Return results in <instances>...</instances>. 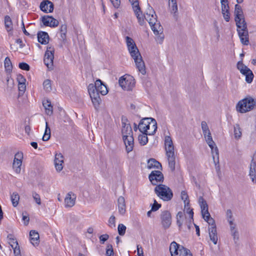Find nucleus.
<instances>
[{
    "mask_svg": "<svg viewBox=\"0 0 256 256\" xmlns=\"http://www.w3.org/2000/svg\"><path fill=\"white\" fill-rule=\"evenodd\" d=\"M88 92L92 102L96 109H98L101 102L100 94L102 96L108 92L106 86L100 80H97L94 84H90L88 87Z\"/></svg>",
    "mask_w": 256,
    "mask_h": 256,
    "instance_id": "obj_1",
    "label": "nucleus"
},
{
    "mask_svg": "<svg viewBox=\"0 0 256 256\" xmlns=\"http://www.w3.org/2000/svg\"><path fill=\"white\" fill-rule=\"evenodd\" d=\"M126 43L131 56L136 63V68L143 75L146 73L144 62L134 40L129 36L126 37Z\"/></svg>",
    "mask_w": 256,
    "mask_h": 256,
    "instance_id": "obj_2",
    "label": "nucleus"
},
{
    "mask_svg": "<svg viewBox=\"0 0 256 256\" xmlns=\"http://www.w3.org/2000/svg\"><path fill=\"white\" fill-rule=\"evenodd\" d=\"M164 146L169 168L172 172H174L175 170L176 155L173 142L170 136H165Z\"/></svg>",
    "mask_w": 256,
    "mask_h": 256,
    "instance_id": "obj_3",
    "label": "nucleus"
},
{
    "mask_svg": "<svg viewBox=\"0 0 256 256\" xmlns=\"http://www.w3.org/2000/svg\"><path fill=\"white\" fill-rule=\"evenodd\" d=\"M154 191L157 196L164 201H169L173 197V192L172 190L164 184L157 185L155 187Z\"/></svg>",
    "mask_w": 256,
    "mask_h": 256,
    "instance_id": "obj_4",
    "label": "nucleus"
},
{
    "mask_svg": "<svg viewBox=\"0 0 256 256\" xmlns=\"http://www.w3.org/2000/svg\"><path fill=\"white\" fill-rule=\"evenodd\" d=\"M256 104V100L252 97L246 98L236 104V110L240 113H244L254 108Z\"/></svg>",
    "mask_w": 256,
    "mask_h": 256,
    "instance_id": "obj_5",
    "label": "nucleus"
},
{
    "mask_svg": "<svg viewBox=\"0 0 256 256\" xmlns=\"http://www.w3.org/2000/svg\"><path fill=\"white\" fill-rule=\"evenodd\" d=\"M54 48L52 46H48L45 52L44 62L48 68H53Z\"/></svg>",
    "mask_w": 256,
    "mask_h": 256,
    "instance_id": "obj_6",
    "label": "nucleus"
},
{
    "mask_svg": "<svg viewBox=\"0 0 256 256\" xmlns=\"http://www.w3.org/2000/svg\"><path fill=\"white\" fill-rule=\"evenodd\" d=\"M120 86L122 89L126 90H130L135 84L134 80L130 76H124L120 77L118 80Z\"/></svg>",
    "mask_w": 256,
    "mask_h": 256,
    "instance_id": "obj_7",
    "label": "nucleus"
},
{
    "mask_svg": "<svg viewBox=\"0 0 256 256\" xmlns=\"http://www.w3.org/2000/svg\"><path fill=\"white\" fill-rule=\"evenodd\" d=\"M149 24L151 27L152 30L156 35H158L160 42H162L164 35L162 34L163 28L160 22H158L156 18H153L152 20H150Z\"/></svg>",
    "mask_w": 256,
    "mask_h": 256,
    "instance_id": "obj_8",
    "label": "nucleus"
},
{
    "mask_svg": "<svg viewBox=\"0 0 256 256\" xmlns=\"http://www.w3.org/2000/svg\"><path fill=\"white\" fill-rule=\"evenodd\" d=\"M150 182L153 185H158V182H162L164 180V176L162 172L160 170H153L148 176Z\"/></svg>",
    "mask_w": 256,
    "mask_h": 256,
    "instance_id": "obj_9",
    "label": "nucleus"
},
{
    "mask_svg": "<svg viewBox=\"0 0 256 256\" xmlns=\"http://www.w3.org/2000/svg\"><path fill=\"white\" fill-rule=\"evenodd\" d=\"M162 224L164 229L168 228L172 224V216L168 210L163 211L160 214Z\"/></svg>",
    "mask_w": 256,
    "mask_h": 256,
    "instance_id": "obj_10",
    "label": "nucleus"
},
{
    "mask_svg": "<svg viewBox=\"0 0 256 256\" xmlns=\"http://www.w3.org/2000/svg\"><path fill=\"white\" fill-rule=\"evenodd\" d=\"M41 20L44 26L50 27H56L58 24V21L52 16H44L41 18Z\"/></svg>",
    "mask_w": 256,
    "mask_h": 256,
    "instance_id": "obj_11",
    "label": "nucleus"
},
{
    "mask_svg": "<svg viewBox=\"0 0 256 256\" xmlns=\"http://www.w3.org/2000/svg\"><path fill=\"white\" fill-rule=\"evenodd\" d=\"M23 154L22 152H17L15 156L13 162V168L17 174H20L21 170V166Z\"/></svg>",
    "mask_w": 256,
    "mask_h": 256,
    "instance_id": "obj_12",
    "label": "nucleus"
},
{
    "mask_svg": "<svg viewBox=\"0 0 256 256\" xmlns=\"http://www.w3.org/2000/svg\"><path fill=\"white\" fill-rule=\"evenodd\" d=\"M153 118H142L138 124V130L141 132H148V130H150L151 120Z\"/></svg>",
    "mask_w": 256,
    "mask_h": 256,
    "instance_id": "obj_13",
    "label": "nucleus"
},
{
    "mask_svg": "<svg viewBox=\"0 0 256 256\" xmlns=\"http://www.w3.org/2000/svg\"><path fill=\"white\" fill-rule=\"evenodd\" d=\"M122 134L124 136H133V132L131 126L129 123H126L128 120L126 118H122Z\"/></svg>",
    "mask_w": 256,
    "mask_h": 256,
    "instance_id": "obj_14",
    "label": "nucleus"
},
{
    "mask_svg": "<svg viewBox=\"0 0 256 256\" xmlns=\"http://www.w3.org/2000/svg\"><path fill=\"white\" fill-rule=\"evenodd\" d=\"M40 9L46 12H52L54 10V6L52 2L49 0H44L40 4Z\"/></svg>",
    "mask_w": 256,
    "mask_h": 256,
    "instance_id": "obj_15",
    "label": "nucleus"
},
{
    "mask_svg": "<svg viewBox=\"0 0 256 256\" xmlns=\"http://www.w3.org/2000/svg\"><path fill=\"white\" fill-rule=\"evenodd\" d=\"M64 158L60 153L55 154L54 165L57 171L60 172L63 168V164Z\"/></svg>",
    "mask_w": 256,
    "mask_h": 256,
    "instance_id": "obj_16",
    "label": "nucleus"
},
{
    "mask_svg": "<svg viewBox=\"0 0 256 256\" xmlns=\"http://www.w3.org/2000/svg\"><path fill=\"white\" fill-rule=\"evenodd\" d=\"M238 32L242 43L248 46L249 44L248 28L238 29Z\"/></svg>",
    "mask_w": 256,
    "mask_h": 256,
    "instance_id": "obj_17",
    "label": "nucleus"
},
{
    "mask_svg": "<svg viewBox=\"0 0 256 256\" xmlns=\"http://www.w3.org/2000/svg\"><path fill=\"white\" fill-rule=\"evenodd\" d=\"M76 195L72 192H69L64 198V204L66 208H71L74 205Z\"/></svg>",
    "mask_w": 256,
    "mask_h": 256,
    "instance_id": "obj_18",
    "label": "nucleus"
},
{
    "mask_svg": "<svg viewBox=\"0 0 256 256\" xmlns=\"http://www.w3.org/2000/svg\"><path fill=\"white\" fill-rule=\"evenodd\" d=\"M122 138L125 144L127 152H130L132 151L134 146L133 136H124Z\"/></svg>",
    "mask_w": 256,
    "mask_h": 256,
    "instance_id": "obj_19",
    "label": "nucleus"
},
{
    "mask_svg": "<svg viewBox=\"0 0 256 256\" xmlns=\"http://www.w3.org/2000/svg\"><path fill=\"white\" fill-rule=\"evenodd\" d=\"M179 244L175 242H173L171 243L170 246V251L171 256H182V253H181V252H180V254L178 253L180 250L179 249Z\"/></svg>",
    "mask_w": 256,
    "mask_h": 256,
    "instance_id": "obj_20",
    "label": "nucleus"
},
{
    "mask_svg": "<svg viewBox=\"0 0 256 256\" xmlns=\"http://www.w3.org/2000/svg\"><path fill=\"white\" fill-rule=\"evenodd\" d=\"M118 205L119 213L124 215L126 212V206L124 198L120 196L118 198Z\"/></svg>",
    "mask_w": 256,
    "mask_h": 256,
    "instance_id": "obj_21",
    "label": "nucleus"
},
{
    "mask_svg": "<svg viewBox=\"0 0 256 256\" xmlns=\"http://www.w3.org/2000/svg\"><path fill=\"white\" fill-rule=\"evenodd\" d=\"M38 40L41 44H46L48 42L49 36L46 32H40L38 34Z\"/></svg>",
    "mask_w": 256,
    "mask_h": 256,
    "instance_id": "obj_22",
    "label": "nucleus"
},
{
    "mask_svg": "<svg viewBox=\"0 0 256 256\" xmlns=\"http://www.w3.org/2000/svg\"><path fill=\"white\" fill-rule=\"evenodd\" d=\"M132 8L136 16L138 23L141 26L144 25V24L145 23L144 20L146 19L144 16H143L142 14V12L140 10V6H138V9H137V7Z\"/></svg>",
    "mask_w": 256,
    "mask_h": 256,
    "instance_id": "obj_23",
    "label": "nucleus"
},
{
    "mask_svg": "<svg viewBox=\"0 0 256 256\" xmlns=\"http://www.w3.org/2000/svg\"><path fill=\"white\" fill-rule=\"evenodd\" d=\"M208 231L210 240L214 244H216L218 240L216 228L209 227Z\"/></svg>",
    "mask_w": 256,
    "mask_h": 256,
    "instance_id": "obj_24",
    "label": "nucleus"
},
{
    "mask_svg": "<svg viewBox=\"0 0 256 256\" xmlns=\"http://www.w3.org/2000/svg\"><path fill=\"white\" fill-rule=\"evenodd\" d=\"M147 167L148 169L156 168L161 170L162 168L160 163L154 158H150L148 160Z\"/></svg>",
    "mask_w": 256,
    "mask_h": 256,
    "instance_id": "obj_25",
    "label": "nucleus"
},
{
    "mask_svg": "<svg viewBox=\"0 0 256 256\" xmlns=\"http://www.w3.org/2000/svg\"><path fill=\"white\" fill-rule=\"evenodd\" d=\"M203 218L210 225V227L216 228L214 220L210 217V215L208 210L206 212L202 213Z\"/></svg>",
    "mask_w": 256,
    "mask_h": 256,
    "instance_id": "obj_26",
    "label": "nucleus"
},
{
    "mask_svg": "<svg viewBox=\"0 0 256 256\" xmlns=\"http://www.w3.org/2000/svg\"><path fill=\"white\" fill-rule=\"evenodd\" d=\"M145 19L150 22V20H152L153 18H156L155 12L153 8L148 4V8L146 10V15L144 16Z\"/></svg>",
    "mask_w": 256,
    "mask_h": 256,
    "instance_id": "obj_27",
    "label": "nucleus"
},
{
    "mask_svg": "<svg viewBox=\"0 0 256 256\" xmlns=\"http://www.w3.org/2000/svg\"><path fill=\"white\" fill-rule=\"evenodd\" d=\"M42 105L46 110V113L48 116H51L53 114V107L51 102L48 100H44L42 102Z\"/></svg>",
    "mask_w": 256,
    "mask_h": 256,
    "instance_id": "obj_28",
    "label": "nucleus"
},
{
    "mask_svg": "<svg viewBox=\"0 0 256 256\" xmlns=\"http://www.w3.org/2000/svg\"><path fill=\"white\" fill-rule=\"evenodd\" d=\"M30 236L32 244L34 246V242L36 244H38L39 234L36 230H32L30 232Z\"/></svg>",
    "mask_w": 256,
    "mask_h": 256,
    "instance_id": "obj_29",
    "label": "nucleus"
},
{
    "mask_svg": "<svg viewBox=\"0 0 256 256\" xmlns=\"http://www.w3.org/2000/svg\"><path fill=\"white\" fill-rule=\"evenodd\" d=\"M4 26L8 32L12 30V24L10 18L8 16L4 17Z\"/></svg>",
    "mask_w": 256,
    "mask_h": 256,
    "instance_id": "obj_30",
    "label": "nucleus"
},
{
    "mask_svg": "<svg viewBox=\"0 0 256 256\" xmlns=\"http://www.w3.org/2000/svg\"><path fill=\"white\" fill-rule=\"evenodd\" d=\"M235 21L238 29L247 28L246 23L244 20V18L235 19Z\"/></svg>",
    "mask_w": 256,
    "mask_h": 256,
    "instance_id": "obj_31",
    "label": "nucleus"
},
{
    "mask_svg": "<svg viewBox=\"0 0 256 256\" xmlns=\"http://www.w3.org/2000/svg\"><path fill=\"white\" fill-rule=\"evenodd\" d=\"M198 202L201 208L202 213L206 212L208 210V205L202 196H200L198 199Z\"/></svg>",
    "mask_w": 256,
    "mask_h": 256,
    "instance_id": "obj_32",
    "label": "nucleus"
},
{
    "mask_svg": "<svg viewBox=\"0 0 256 256\" xmlns=\"http://www.w3.org/2000/svg\"><path fill=\"white\" fill-rule=\"evenodd\" d=\"M157 130V124L156 120L153 118L151 120L150 130L146 132L148 135H153Z\"/></svg>",
    "mask_w": 256,
    "mask_h": 256,
    "instance_id": "obj_33",
    "label": "nucleus"
},
{
    "mask_svg": "<svg viewBox=\"0 0 256 256\" xmlns=\"http://www.w3.org/2000/svg\"><path fill=\"white\" fill-rule=\"evenodd\" d=\"M148 135L146 132H144L138 136V140L141 145H146L148 142L147 136Z\"/></svg>",
    "mask_w": 256,
    "mask_h": 256,
    "instance_id": "obj_34",
    "label": "nucleus"
},
{
    "mask_svg": "<svg viewBox=\"0 0 256 256\" xmlns=\"http://www.w3.org/2000/svg\"><path fill=\"white\" fill-rule=\"evenodd\" d=\"M242 135V130L238 124L234 126V136L236 140H239L241 138Z\"/></svg>",
    "mask_w": 256,
    "mask_h": 256,
    "instance_id": "obj_35",
    "label": "nucleus"
},
{
    "mask_svg": "<svg viewBox=\"0 0 256 256\" xmlns=\"http://www.w3.org/2000/svg\"><path fill=\"white\" fill-rule=\"evenodd\" d=\"M244 17L242 10L241 6L236 4L235 6V19H239Z\"/></svg>",
    "mask_w": 256,
    "mask_h": 256,
    "instance_id": "obj_36",
    "label": "nucleus"
},
{
    "mask_svg": "<svg viewBox=\"0 0 256 256\" xmlns=\"http://www.w3.org/2000/svg\"><path fill=\"white\" fill-rule=\"evenodd\" d=\"M11 201L12 202V206L16 207L18 206L20 200V196L18 193L14 192H13L10 196Z\"/></svg>",
    "mask_w": 256,
    "mask_h": 256,
    "instance_id": "obj_37",
    "label": "nucleus"
},
{
    "mask_svg": "<svg viewBox=\"0 0 256 256\" xmlns=\"http://www.w3.org/2000/svg\"><path fill=\"white\" fill-rule=\"evenodd\" d=\"M245 72L246 74H243L246 76V81L248 84H250L252 82L254 76L252 72L249 69L246 71Z\"/></svg>",
    "mask_w": 256,
    "mask_h": 256,
    "instance_id": "obj_38",
    "label": "nucleus"
},
{
    "mask_svg": "<svg viewBox=\"0 0 256 256\" xmlns=\"http://www.w3.org/2000/svg\"><path fill=\"white\" fill-rule=\"evenodd\" d=\"M208 145V146L212 150L214 149V146H215L214 142L212 140V138L211 136V133L210 132V134L208 135H204Z\"/></svg>",
    "mask_w": 256,
    "mask_h": 256,
    "instance_id": "obj_39",
    "label": "nucleus"
},
{
    "mask_svg": "<svg viewBox=\"0 0 256 256\" xmlns=\"http://www.w3.org/2000/svg\"><path fill=\"white\" fill-rule=\"evenodd\" d=\"M50 138V129L48 126V122H46V129L44 134L42 137L44 141H48Z\"/></svg>",
    "mask_w": 256,
    "mask_h": 256,
    "instance_id": "obj_40",
    "label": "nucleus"
},
{
    "mask_svg": "<svg viewBox=\"0 0 256 256\" xmlns=\"http://www.w3.org/2000/svg\"><path fill=\"white\" fill-rule=\"evenodd\" d=\"M4 67L6 71L11 72L12 68V64L10 58L6 57L4 62Z\"/></svg>",
    "mask_w": 256,
    "mask_h": 256,
    "instance_id": "obj_41",
    "label": "nucleus"
},
{
    "mask_svg": "<svg viewBox=\"0 0 256 256\" xmlns=\"http://www.w3.org/2000/svg\"><path fill=\"white\" fill-rule=\"evenodd\" d=\"M237 68L242 74H245V72L250 69L246 66H244L242 61H240L238 62Z\"/></svg>",
    "mask_w": 256,
    "mask_h": 256,
    "instance_id": "obj_42",
    "label": "nucleus"
},
{
    "mask_svg": "<svg viewBox=\"0 0 256 256\" xmlns=\"http://www.w3.org/2000/svg\"><path fill=\"white\" fill-rule=\"evenodd\" d=\"M222 4V13L229 12V6L228 0H220Z\"/></svg>",
    "mask_w": 256,
    "mask_h": 256,
    "instance_id": "obj_43",
    "label": "nucleus"
},
{
    "mask_svg": "<svg viewBox=\"0 0 256 256\" xmlns=\"http://www.w3.org/2000/svg\"><path fill=\"white\" fill-rule=\"evenodd\" d=\"M230 230L231 232V234L232 236L234 238V240H238V234L237 229L236 228V224H234L233 226H230Z\"/></svg>",
    "mask_w": 256,
    "mask_h": 256,
    "instance_id": "obj_44",
    "label": "nucleus"
},
{
    "mask_svg": "<svg viewBox=\"0 0 256 256\" xmlns=\"http://www.w3.org/2000/svg\"><path fill=\"white\" fill-rule=\"evenodd\" d=\"M181 198L182 200H184L185 208H186V206H188L190 204V201L188 200V196L187 194V192L186 191L182 190L181 192Z\"/></svg>",
    "mask_w": 256,
    "mask_h": 256,
    "instance_id": "obj_45",
    "label": "nucleus"
},
{
    "mask_svg": "<svg viewBox=\"0 0 256 256\" xmlns=\"http://www.w3.org/2000/svg\"><path fill=\"white\" fill-rule=\"evenodd\" d=\"M43 86L44 90L47 92H50L52 90V84L51 80L47 79L45 80L43 82Z\"/></svg>",
    "mask_w": 256,
    "mask_h": 256,
    "instance_id": "obj_46",
    "label": "nucleus"
},
{
    "mask_svg": "<svg viewBox=\"0 0 256 256\" xmlns=\"http://www.w3.org/2000/svg\"><path fill=\"white\" fill-rule=\"evenodd\" d=\"M201 126L204 135H206L207 133H208V134H210V132L206 122L202 121Z\"/></svg>",
    "mask_w": 256,
    "mask_h": 256,
    "instance_id": "obj_47",
    "label": "nucleus"
},
{
    "mask_svg": "<svg viewBox=\"0 0 256 256\" xmlns=\"http://www.w3.org/2000/svg\"><path fill=\"white\" fill-rule=\"evenodd\" d=\"M170 12L174 14V17L176 19L178 16L176 13L178 12V10L177 4L174 3L170 4Z\"/></svg>",
    "mask_w": 256,
    "mask_h": 256,
    "instance_id": "obj_48",
    "label": "nucleus"
},
{
    "mask_svg": "<svg viewBox=\"0 0 256 256\" xmlns=\"http://www.w3.org/2000/svg\"><path fill=\"white\" fill-rule=\"evenodd\" d=\"M118 232L120 236H124L126 233V226L123 224H119L118 226Z\"/></svg>",
    "mask_w": 256,
    "mask_h": 256,
    "instance_id": "obj_49",
    "label": "nucleus"
},
{
    "mask_svg": "<svg viewBox=\"0 0 256 256\" xmlns=\"http://www.w3.org/2000/svg\"><path fill=\"white\" fill-rule=\"evenodd\" d=\"M180 252L182 253V256H192L190 250L184 247L180 250Z\"/></svg>",
    "mask_w": 256,
    "mask_h": 256,
    "instance_id": "obj_50",
    "label": "nucleus"
},
{
    "mask_svg": "<svg viewBox=\"0 0 256 256\" xmlns=\"http://www.w3.org/2000/svg\"><path fill=\"white\" fill-rule=\"evenodd\" d=\"M32 196L34 200H35L36 202L38 205H40L41 204V200L40 196L36 192H32Z\"/></svg>",
    "mask_w": 256,
    "mask_h": 256,
    "instance_id": "obj_51",
    "label": "nucleus"
},
{
    "mask_svg": "<svg viewBox=\"0 0 256 256\" xmlns=\"http://www.w3.org/2000/svg\"><path fill=\"white\" fill-rule=\"evenodd\" d=\"M106 255L107 256H113L114 250L112 244H108L106 248Z\"/></svg>",
    "mask_w": 256,
    "mask_h": 256,
    "instance_id": "obj_52",
    "label": "nucleus"
},
{
    "mask_svg": "<svg viewBox=\"0 0 256 256\" xmlns=\"http://www.w3.org/2000/svg\"><path fill=\"white\" fill-rule=\"evenodd\" d=\"M108 226L110 228H114L116 226V218L114 216H112L108 221Z\"/></svg>",
    "mask_w": 256,
    "mask_h": 256,
    "instance_id": "obj_53",
    "label": "nucleus"
},
{
    "mask_svg": "<svg viewBox=\"0 0 256 256\" xmlns=\"http://www.w3.org/2000/svg\"><path fill=\"white\" fill-rule=\"evenodd\" d=\"M15 256H22L20 254V250L18 246V242H16V246L13 248Z\"/></svg>",
    "mask_w": 256,
    "mask_h": 256,
    "instance_id": "obj_54",
    "label": "nucleus"
},
{
    "mask_svg": "<svg viewBox=\"0 0 256 256\" xmlns=\"http://www.w3.org/2000/svg\"><path fill=\"white\" fill-rule=\"evenodd\" d=\"M161 207V204H158L156 200H154V204L152 206V210L153 212L156 211Z\"/></svg>",
    "mask_w": 256,
    "mask_h": 256,
    "instance_id": "obj_55",
    "label": "nucleus"
},
{
    "mask_svg": "<svg viewBox=\"0 0 256 256\" xmlns=\"http://www.w3.org/2000/svg\"><path fill=\"white\" fill-rule=\"evenodd\" d=\"M26 88V86L24 82H20L18 84V90L20 94H23Z\"/></svg>",
    "mask_w": 256,
    "mask_h": 256,
    "instance_id": "obj_56",
    "label": "nucleus"
},
{
    "mask_svg": "<svg viewBox=\"0 0 256 256\" xmlns=\"http://www.w3.org/2000/svg\"><path fill=\"white\" fill-rule=\"evenodd\" d=\"M19 68L24 70H29L30 67V66L26 62H20L19 64Z\"/></svg>",
    "mask_w": 256,
    "mask_h": 256,
    "instance_id": "obj_57",
    "label": "nucleus"
},
{
    "mask_svg": "<svg viewBox=\"0 0 256 256\" xmlns=\"http://www.w3.org/2000/svg\"><path fill=\"white\" fill-rule=\"evenodd\" d=\"M184 210H186V213L189 214L190 218L193 220L194 212L192 209L190 208V205L188 206H186V208H184Z\"/></svg>",
    "mask_w": 256,
    "mask_h": 256,
    "instance_id": "obj_58",
    "label": "nucleus"
},
{
    "mask_svg": "<svg viewBox=\"0 0 256 256\" xmlns=\"http://www.w3.org/2000/svg\"><path fill=\"white\" fill-rule=\"evenodd\" d=\"M109 236L107 234L101 235L100 236V240L101 244H104V242L108 240Z\"/></svg>",
    "mask_w": 256,
    "mask_h": 256,
    "instance_id": "obj_59",
    "label": "nucleus"
},
{
    "mask_svg": "<svg viewBox=\"0 0 256 256\" xmlns=\"http://www.w3.org/2000/svg\"><path fill=\"white\" fill-rule=\"evenodd\" d=\"M112 4L116 8H118L120 5V0H110Z\"/></svg>",
    "mask_w": 256,
    "mask_h": 256,
    "instance_id": "obj_60",
    "label": "nucleus"
},
{
    "mask_svg": "<svg viewBox=\"0 0 256 256\" xmlns=\"http://www.w3.org/2000/svg\"><path fill=\"white\" fill-rule=\"evenodd\" d=\"M137 254L138 256H140V254L142 256H144L142 247L140 246V245L137 246Z\"/></svg>",
    "mask_w": 256,
    "mask_h": 256,
    "instance_id": "obj_61",
    "label": "nucleus"
},
{
    "mask_svg": "<svg viewBox=\"0 0 256 256\" xmlns=\"http://www.w3.org/2000/svg\"><path fill=\"white\" fill-rule=\"evenodd\" d=\"M129 1L131 3L132 8L137 7V9H138V6H139V4L138 0H129Z\"/></svg>",
    "mask_w": 256,
    "mask_h": 256,
    "instance_id": "obj_62",
    "label": "nucleus"
},
{
    "mask_svg": "<svg viewBox=\"0 0 256 256\" xmlns=\"http://www.w3.org/2000/svg\"><path fill=\"white\" fill-rule=\"evenodd\" d=\"M60 33H65L67 32V26L66 24H62L60 28Z\"/></svg>",
    "mask_w": 256,
    "mask_h": 256,
    "instance_id": "obj_63",
    "label": "nucleus"
},
{
    "mask_svg": "<svg viewBox=\"0 0 256 256\" xmlns=\"http://www.w3.org/2000/svg\"><path fill=\"white\" fill-rule=\"evenodd\" d=\"M22 220L24 221V224L27 226L28 224L30 218L28 216L22 215Z\"/></svg>",
    "mask_w": 256,
    "mask_h": 256,
    "instance_id": "obj_64",
    "label": "nucleus"
}]
</instances>
